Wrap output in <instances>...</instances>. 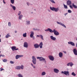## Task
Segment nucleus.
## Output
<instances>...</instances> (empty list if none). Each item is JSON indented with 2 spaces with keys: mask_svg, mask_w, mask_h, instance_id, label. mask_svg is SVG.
Returning a JSON list of instances; mask_svg holds the SVG:
<instances>
[{
  "mask_svg": "<svg viewBox=\"0 0 77 77\" xmlns=\"http://www.w3.org/2000/svg\"><path fill=\"white\" fill-rule=\"evenodd\" d=\"M34 11H36V9H35L34 10Z\"/></svg>",
  "mask_w": 77,
  "mask_h": 77,
  "instance_id": "obj_59",
  "label": "nucleus"
},
{
  "mask_svg": "<svg viewBox=\"0 0 77 77\" xmlns=\"http://www.w3.org/2000/svg\"><path fill=\"white\" fill-rule=\"evenodd\" d=\"M2 60L4 62H8V60L6 59H3Z\"/></svg>",
  "mask_w": 77,
  "mask_h": 77,
  "instance_id": "obj_35",
  "label": "nucleus"
},
{
  "mask_svg": "<svg viewBox=\"0 0 77 77\" xmlns=\"http://www.w3.org/2000/svg\"><path fill=\"white\" fill-rule=\"evenodd\" d=\"M17 76L19 77H23V76L21 74H19L17 75Z\"/></svg>",
  "mask_w": 77,
  "mask_h": 77,
  "instance_id": "obj_30",
  "label": "nucleus"
},
{
  "mask_svg": "<svg viewBox=\"0 0 77 77\" xmlns=\"http://www.w3.org/2000/svg\"><path fill=\"white\" fill-rule=\"evenodd\" d=\"M1 54L0 55V57H1Z\"/></svg>",
  "mask_w": 77,
  "mask_h": 77,
  "instance_id": "obj_58",
  "label": "nucleus"
},
{
  "mask_svg": "<svg viewBox=\"0 0 77 77\" xmlns=\"http://www.w3.org/2000/svg\"><path fill=\"white\" fill-rule=\"evenodd\" d=\"M1 56L2 57H5V55L3 54H1Z\"/></svg>",
  "mask_w": 77,
  "mask_h": 77,
  "instance_id": "obj_48",
  "label": "nucleus"
},
{
  "mask_svg": "<svg viewBox=\"0 0 77 77\" xmlns=\"http://www.w3.org/2000/svg\"><path fill=\"white\" fill-rule=\"evenodd\" d=\"M37 37H39H39H40V35H37Z\"/></svg>",
  "mask_w": 77,
  "mask_h": 77,
  "instance_id": "obj_50",
  "label": "nucleus"
},
{
  "mask_svg": "<svg viewBox=\"0 0 77 77\" xmlns=\"http://www.w3.org/2000/svg\"><path fill=\"white\" fill-rule=\"evenodd\" d=\"M24 69V66L23 65H21V66H20V69Z\"/></svg>",
  "mask_w": 77,
  "mask_h": 77,
  "instance_id": "obj_27",
  "label": "nucleus"
},
{
  "mask_svg": "<svg viewBox=\"0 0 77 77\" xmlns=\"http://www.w3.org/2000/svg\"><path fill=\"white\" fill-rule=\"evenodd\" d=\"M66 3L67 5H71L72 4V2L71 1L68 0L67 1Z\"/></svg>",
  "mask_w": 77,
  "mask_h": 77,
  "instance_id": "obj_17",
  "label": "nucleus"
},
{
  "mask_svg": "<svg viewBox=\"0 0 77 77\" xmlns=\"http://www.w3.org/2000/svg\"><path fill=\"white\" fill-rule=\"evenodd\" d=\"M67 65L68 66H69V65H70V62H69V63H68L67 64Z\"/></svg>",
  "mask_w": 77,
  "mask_h": 77,
  "instance_id": "obj_44",
  "label": "nucleus"
},
{
  "mask_svg": "<svg viewBox=\"0 0 77 77\" xmlns=\"http://www.w3.org/2000/svg\"><path fill=\"white\" fill-rule=\"evenodd\" d=\"M59 56L60 58H62L63 57V53L62 52H60L59 54Z\"/></svg>",
  "mask_w": 77,
  "mask_h": 77,
  "instance_id": "obj_18",
  "label": "nucleus"
},
{
  "mask_svg": "<svg viewBox=\"0 0 77 77\" xmlns=\"http://www.w3.org/2000/svg\"><path fill=\"white\" fill-rule=\"evenodd\" d=\"M48 11L49 12H50V10H48Z\"/></svg>",
  "mask_w": 77,
  "mask_h": 77,
  "instance_id": "obj_56",
  "label": "nucleus"
},
{
  "mask_svg": "<svg viewBox=\"0 0 77 77\" xmlns=\"http://www.w3.org/2000/svg\"><path fill=\"white\" fill-rule=\"evenodd\" d=\"M34 47L35 48H39V45L36 43L34 45Z\"/></svg>",
  "mask_w": 77,
  "mask_h": 77,
  "instance_id": "obj_16",
  "label": "nucleus"
},
{
  "mask_svg": "<svg viewBox=\"0 0 77 77\" xmlns=\"http://www.w3.org/2000/svg\"><path fill=\"white\" fill-rule=\"evenodd\" d=\"M30 38H32V37L33 36V35H34V32L33 31H31L30 32Z\"/></svg>",
  "mask_w": 77,
  "mask_h": 77,
  "instance_id": "obj_20",
  "label": "nucleus"
},
{
  "mask_svg": "<svg viewBox=\"0 0 77 77\" xmlns=\"http://www.w3.org/2000/svg\"><path fill=\"white\" fill-rule=\"evenodd\" d=\"M1 37V35H0V38ZM2 42V41H1V38H0V42Z\"/></svg>",
  "mask_w": 77,
  "mask_h": 77,
  "instance_id": "obj_52",
  "label": "nucleus"
},
{
  "mask_svg": "<svg viewBox=\"0 0 77 77\" xmlns=\"http://www.w3.org/2000/svg\"><path fill=\"white\" fill-rule=\"evenodd\" d=\"M32 62L34 65H36V59L35 56H32Z\"/></svg>",
  "mask_w": 77,
  "mask_h": 77,
  "instance_id": "obj_4",
  "label": "nucleus"
},
{
  "mask_svg": "<svg viewBox=\"0 0 77 77\" xmlns=\"http://www.w3.org/2000/svg\"><path fill=\"white\" fill-rule=\"evenodd\" d=\"M10 63H11V64H13V63H14V62L13 61H10Z\"/></svg>",
  "mask_w": 77,
  "mask_h": 77,
  "instance_id": "obj_43",
  "label": "nucleus"
},
{
  "mask_svg": "<svg viewBox=\"0 0 77 77\" xmlns=\"http://www.w3.org/2000/svg\"><path fill=\"white\" fill-rule=\"evenodd\" d=\"M50 9L51 10V11H54L55 12H58V11H59V7L57 8H55L54 7H50Z\"/></svg>",
  "mask_w": 77,
  "mask_h": 77,
  "instance_id": "obj_3",
  "label": "nucleus"
},
{
  "mask_svg": "<svg viewBox=\"0 0 77 77\" xmlns=\"http://www.w3.org/2000/svg\"><path fill=\"white\" fill-rule=\"evenodd\" d=\"M1 53V51H0V53Z\"/></svg>",
  "mask_w": 77,
  "mask_h": 77,
  "instance_id": "obj_60",
  "label": "nucleus"
},
{
  "mask_svg": "<svg viewBox=\"0 0 77 77\" xmlns=\"http://www.w3.org/2000/svg\"><path fill=\"white\" fill-rule=\"evenodd\" d=\"M23 57V55H17L15 56V58L16 59H18L19 58H20V57Z\"/></svg>",
  "mask_w": 77,
  "mask_h": 77,
  "instance_id": "obj_8",
  "label": "nucleus"
},
{
  "mask_svg": "<svg viewBox=\"0 0 77 77\" xmlns=\"http://www.w3.org/2000/svg\"><path fill=\"white\" fill-rule=\"evenodd\" d=\"M23 36L24 37V38H26L27 36V33H25L23 34Z\"/></svg>",
  "mask_w": 77,
  "mask_h": 77,
  "instance_id": "obj_29",
  "label": "nucleus"
},
{
  "mask_svg": "<svg viewBox=\"0 0 77 77\" xmlns=\"http://www.w3.org/2000/svg\"><path fill=\"white\" fill-rule=\"evenodd\" d=\"M32 38L33 40H35V36H33V37Z\"/></svg>",
  "mask_w": 77,
  "mask_h": 77,
  "instance_id": "obj_45",
  "label": "nucleus"
},
{
  "mask_svg": "<svg viewBox=\"0 0 77 77\" xmlns=\"http://www.w3.org/2000/svg\"><path fill=\"white\" fill-rule=\"evenodd\" d=\"M73 53H74L75 55L77 56V49L75 48H74L73 50Z\"/></svg>",
  "mask_w": 77,
  "mask_h": 77,
  "instance_id": "obj_11",
  "label": "nucleus"
},
{
  "mask_svg": "<svg viewBox=\"0 0 77 77\" xmlns=\"http://www.w3.org/2000/svg\"><path fill=\"white\" fill-rule=\"evenodd\" d=\"M45 31L46 32H48V31H49L50 33H54V35H56V36H58V35H59V32L57 31L56 30V29H54L53 30L50 28H48V29L45 30Z\"/></svg>",
  "mask_w": 77,
  "mask_h": 77,
  "instance_id": "obj_1",
  "label": "nucleus"
},
{
  "mask_svg": "<svg viewBox=\"0 0 77 77\" xmlns=\"http://www.w3.org/2000/svg\"><path fill=\"white\" fill-rule=\"evenodd\" d=\"M61 74H63L65 75H69V72L68 71H62L61 72Z\"/></svg>",
  "mask_w": 77,
  "mask_h": 77,
  "instance_id": "obj_5",
  "label": "nucleus"
},
{
  "mask_svg": "<svg viewBox=\"0 0 77 77\" xmlns=\"http://www.w3.org/2000/svg\"><path fill=\"white\" fill-rule=\"evenodd\" d=\"M23 15L22 14H20V15H19V20H21V19L23 18Z\"/></svg>",
  "mask_w": 77,
  "mask_h": 77,
  "instance_id": "obj_21",
  "label": "nucleus"
},
{
  "mask_svg": "<svg viewBox=\"0 0 77 77\" xmlns=\"http://www.w3.org/2000/svg\"><path fill=\"white\" fill-rule=\"evenodd\" d=\"M63 5L64 6V8L65 9H68V7H67L66 5H65V4H63Z\"/></svg>",
  "mask_w": 77,
  "mask_h": 77,
  "instance_id": "obj_31",
  "label": "nucleus"
},
{
  "mask_svg": "<svg viewBox=\"0 0 77 77\" xmlns=\"http://www.w3.org/2000/svg\"><path fill=\"white\" fill-rule=\"evenodd\" d=\"M49 1L52 3H55V2L53 0H49Z\"/></svg>",
  "mask_w": 77,
  "mask_h": 77,
  "instance_id": "obj_36",
  "label": "nucleus"
},
{
  "mask_svg": "<svg viewBox=\"0 0 77 77\" xmlns=\"http://www.w3.org/2000/svg\"><path fill=\"white\" fill-rule=\"evenodd\" d=\"M54 71L55 72V73L57 74L58 73H59V69H54Z\"/></svg>",
  "mask_w": 77,
  "mask_h": 77,
  "instance_id": "obj_15",
  "label": "nucleus"
},
{
  "mask_svg": "<svg viewBox=\"0 0 77 77\" xmlns=\"http://www.w3.org/2000/svg\"><path fill=\"white\" fill-rule=\"evenodd\" d=\"M23 46L25 48H27L28 47V43L26 42H24L23 44Z\"/></svg>",
  "mask_w": 77,
  "mask_h": 77,
  "instance_id": "obj_10",
  "label": "nucleus"
},
{
  "mask_svg": "<svg viewBox=\"0 0 77 77\" xmlns=\"http://www.w3.org/2000/svg\"><path fill=\"white\" fill-rule=\"evenodd\" d=\"M5 71V69L3 68H0V71Z\"/></svg>",
  "mask_w": 77,
  "mask_h": 77,
  "instance_id": "obj_40",
  "label": "nucleus"
},
{
  "mask_svg": "<svg viewBox=\"0 0 77 77\" xmlns=\"http://www.w3.org/2000/svg\"><path fill=\"white\" fill-rule=\"evenodd\" d=\"M3 2H4V4H5L6 2H5V1H4V0H3Z\"/></svg>",
  "mask_w": 77,
  "mask_h": 77,
  "instance_id": "obj_55",
  "label": "nucleus"
},
{
  "mask_svg": "<svg viewBox=\"0 0 77 77\" xmlns=\"http://www.w3.org/2000/svg\"><path fill=\"white\" fill-rule=\"evenodd\" d=\"M72 6L74 8H75V9H77V6L75 5V4H74V3H73L72 4Z\"/></svg>",
  "mask_w": 77,
  "mask_h": 77,
  "instance_id": "obj_23",
  "label": "nucleus"
},
{
  "mask_svg": "<svg viewBox=\"0 0 77 77\" xmlns=\"http://www.w3.org/2000/svg\"><path fill=\"white\" fill-rule=\"evenodd\" d=\"M68 14V13H65L64 14V15L65 16H66L67 14Z\"/></svg>",
  "mask_w": 77,
  "mask_h": 77,
  "instance_id": "obj_49",
  "label": "nucleus"
},
{
  "mask_svg": "<svg viewBox=\"0 0 77 77\" xmlns=\"http://www.w3.org/2000/svg\"><path fill=\"white\" fill-rule=\"evenodd\" d=\"M48 57L49 59L52 61H53L54 60V57H53L52 55L49 56H48Z\"/></svg>",
  "mask_w": 77,
  "mask_h": 77,
  "instance_id": "obj_6",
  "label": "nucleus"
},
{
  "mask_svg": "<svg viewBox=\"0 0 77 77\" xmlns=\"http://www.w3.org/2000/svg\"><path fill=\"white\" fill-rule=\"evenodd\" d=\"M73 65H74V64H73V63L71 62H70V66L72 67Z\"/></svg>",
  "mask_w": 77,
  "mask_h": 77,
  "instance_id": "obj_32",
  "label": "nucleus"
},
{
  "mask_svg": "<svg viewBox=\"0 0 77 77\" xmlns=\"http://www.w3.org/2000/svg\"><path fill=\"white\" fill-rule=\"evenodd\" d=\"M38 45L40 48H42V46L43 45V43H42V42H40Z\"/></svg>",
  "mask_w": 77,
  "mask_h": 77,
  "instance_id": "obj_12",
  "label": "nucleus"
},
{
  "mask_svg": "<svg viewBox=\"0 0 77 77\" xmlns=\"http://www.w3.org/2000/svg\"><path fill=\"white\" fill-rule=\"evenodd\" d=\"M14 32H15V33H17V31H14Z\"/></svg>",
  "mask_w": 77,
  "mask_h": 77,
  "instance_id": "obj_54",
  "label": "nucleus"
},
{
  "mask_svg": "<svg viewBox=\"0 0 77 77\" xmlns=\"http://www.w3.org/2000/svg\"><path fill=\"white\" fill-rule=\"evenodd\" d=\"M26 24L27 25H29L30 24V21L27 20L26 21Z\"/></svg>",
  "mask_w": 77,
  "mask_h": 77,
  "instance_id": "obj_24",
  "label": "nucleus"
},
{
  "mask_svg": "<svg viewBox=\"0 0 77 77\" xmlns=\"http://www.w3.org/2000/svg\"><path fill=\"white\" fill-rule=\"evenodd\" d=\"M16 46H12L11 47V48L12 51H14V50H18V48H17L16 49Z\"/></svg>",
  "mask_w": 77,
  "mask_h": 77,
  "instance_id": "obj_9",
  "label": "nucleus"
},
{
  "mask_svg": "<svg viewBox=\"0 0 77 77\" xmlns=\"http://www.w3.org/2000/svg\"><path fill=\"white\" fill-rule=\"evenodd\" d=\"M26 4L28 6H29L30 5V3L29 2H27Z\"/></svg>",
  "mask_w": 77,
  "mask_h": 77,
  "instance_id": "obj_46",
  "label": "nucleus"
},
{
  "mask_svg": "<svg viewBox=\"0 0 77 77\" xmlns=\"http://www.w3.org/2000/svg\"><path fill=\"white\" fill-rule=\"evenodd\" d=\"M21 14V11H19L18 12V15H20Z\"/></svg>",
  "mask_w": 77,
  "mask_h": 77,
  "instance_id": "obj_39",
  "label": "nucleus"
},
{
  "mask_svg": "<svg viewBox=\"0 0 77 77\" xmlns=\"http://www.w3.org/2000/svg\"><path fill=\"white\" fill-rule=\"evenodd\" d=\"M68 13H71V12H72V11H71V10H68Z\"/></svg>",
  "mask_w": 77,
  "mask_h": 77,
  "instance_id": "obj_41",
  "label": "nucleus"
},
{
  "mask_svg": "<svg viewBox=\"0 0 77 77\" xmlns=\"http://www.w3.org/2000/svg\"><path fill=\"white\" fill-rule=\"evenodd\" d=\"M31 66H32L33 68H36V67L35 66V65H34L33 64V63H31Z\"/></svg>",
  "mask_w": 77,
  "mask_h": 77,
  "instance_id": "obj_34",
  "label": "nucleus"
},
{
  "mask_svg": "<svg viewBox=\"0 0 77 77\" xmlns=\"http://www.w3.org/2000/svg\"><path fill=\"white\" fill-rule=\"evenodd\" d=\"M40 38L42 39V40H44V38H43V36L42 35H40Z\"/></svg>",
  "mask_w": 77,
  "mask_h": 77,
  "instance_id": "obj_33",
  "label": "nucleus"
},
{
  "mask_svg": "<svg viewBox=\"0 0 77 77\" xmlns=\"http://www.w3.org/2000/svg\"><path fill=\"white\" fill-rule=\"evenodd\" d=\"M45 74H46V72H43L41 73V75L42 76L45 75Z\"/></svg>",
  "mask_w": 77,
  "mask_h": 77,
  "instance_id": "obj_26",
  "label": "nucleus"
},
{
  "mask_svg": "<svg viewBox=\"0 0 77 77\" xmlns=\"http://www.w3.org/2000/svg\"><path fill=\"white\" fill-rule=\"evenodd\" d=\"M57 23L58 24H60V25H61V26H62L64 27L65 28H66V26L63 23L58 21H57Z\"/></svg>",
  "mask_w": 77,
  "mask_h": 77,
  "instance_id": "obj_7",
  "label": "nucleus"
},
{
  "mask_svg": "<svg viewBox=\"0 0 77 77\" xmlns=\"http://www.w3.org/2000/svg\"><path fill=\"white\" fill-rule=\"evenodd\" d=\"M63 53H64L65 54H66V51H63Z\"/></svg>",
  "mask_w": 77,
  "mask_h": 77,
  "instance_id": "obj_51",
  "label": "nucleus"
},
{
  "mask_svg": "<svg viewBox=\"0 0 77 77\" xmlns=\"http://www.w3.org/2000/svg\"><path fill=\"white\" fill-rule=\"evenodd\" d=\"M72 75H73V76H75V75H76V74L74 73V72H72Z\"/></svg>",
  "mask_w": 77,
  "mask_h": 77,
  "instance_id": "obj_38",
  "label": "nucleus"
},
{
  "mask_svg": "<svg viewBox=\"0 0 77 77\" xmlns=\"http://www.w3.org/2000/svg\"><path fill=\"white\" fill-rule=\"evenodd\" d=\"M68 44L71 45L72 46H75V43L72 42H68Z\"/></svg>",
  "mask_w": 77,
  "mask_h": 77,
  "instance_id": "obj_13",
  "label": "nucleus"
},
{
  "mask_svg": "<svg viewBox=\"0 0 77 77\" xmlns=\"http://www.w3.org/2000/svg\"><path fill=\"white\" fill-rule=\"evenodd\" d=\"M33 30H35V31H36V28L35 29V28H33Z\"/></svg>",
  "mask_w": 77,
  "mask_h": 77,
  "instance_id": "obj_47",
  "label": "nucleus"
},
{
  "mask_svg": "<svg viewBox=\"0 0 77 77\" xmlns=\"http://www.w3.org/2000/svg\"><path fill=\"white\" fill-rule=\"evenodd\" d=\"M36 30H37V31H39V29L36 28Z\"/></svg>",
  "mask_w": 77,
  "mask_h": 77,
  "instance_id": "obj_53",
  "label": "nucleus"
},
{
  "mask_svg": "<svg viewBox=\"0 0 77 77\" xmlns=\"http://www.w3.org/2000/svg\"><path fill=\"white\" fill-rule=\"evenodd\" d=\"M9 37H11V35H9V34H7L5 36L6 38H8Z\"/></svg>",
  "mask_w": 77,
  "mask_h": 77,
  "instance_id": "obj_25",
  "label": "nucleus"
},
{
  "mask_svg": "<svg viewBox=\"0 0 77 77\" xmlns=\"http://www.w3.org/2000/svg\"><path fill=\"white\" fill-rule=\"evenodd\" d=\"M33 12H31V14H33Z\"/></svg>",
  "mask_w": 77,
  "mask_h": 77,
  "instance_id": "obj_57",
  "label": "nucleus"
},
{
  "mask_svg": "<svg viewBox=\"0 0 77 77\" xmlns=\"http://www.w3.org/2000/svg\"><path fill=\"white\" fill-rule=\"evenodd\" d=\"M15 69H17V70H20V66H16L15 67Z\"/></svg>",
  "mask_w": 77,
  "mask_h": 77,
  "instance_id": "obj_22",
  "label": "nucleus"
},
{
  "mask_svg": "<svg viewBox=\"0 0 77 77\" xmlns=\"http://www.w3.org/2000/svg\"><path fill=\"white\" fill-rule=\"evenodd\" d=\"M10 6L11 7V8H12L13 9L14 11H15V10H16V7L15 6L11 4H10Z\"/></svg>",
  "mask_w": 77,
  "mask_h": 77,
  "instance_id": "obj_19",
  "label": "nucleus"
},
{
  "mask_svg": "<svg viewBox=\"0 0 77 77\" xmlns=\"http://www.w3.org/2000/svg\"><path fill=\"white\" fill-rule=\"evenodd\" d=\"M10 2L11 4H14V2H15V0H10Z\"/></svg>",
  "mask_w": 77,
  "mask_h": 77,
  "instance_id": "obj_28",
  "label": "nucleus"
},
{
  "mask_svg": "<svg viewBox=\"0 0 77 77\" xmlns=\"http://www.w3.org/2000/svg\"><path fill=\"white\" fill-rule=\"evenodd\" d=\"M37 59H39V61H40V62H44L45 63H46V60H45V59L42 57H37Z\"/></svg>",
  "mask_w": 77,
  "mask_h": 77,
  "instance_id": "obj_2",
  "label": "nucleus"
},
{
  "mask_svg": "<svg viewBox=\"0 0 77 77\" xmlns=\"http://www.w3.org/2000/svg\"><path fill=\"white\" fill-rule=\"evenodd\" d=\"M69 7L70 8H71V9H73V6H72V5H70Z\"/></svg>",
  "mask_w": 77,
  "mask_h": 77,
  "instance_id": "obj_42",
  "label": "nucleus"
},
{
  "mask_svg": "<svg viewBox=\"0 0 77 77\" xmlns=\"http://www.w3.org/2000/svg\"><path fill=\"white\" fill-rule=\"evenodd\" d=\"M50 38L53 41H56V37H54L53 35L50 36Z\"/></svg>",
  "mask_w": 77,
  "mask_h": 77,
  "instance_id": "obj_14",
  "label": "nucleus"
},
{
  "mask_svg": "<svg viewBox=\"0 0 77 77\" xmlns=\"http://www.w3.org/2000/svg\"><path fill=\"white\" fill-rule=\"evenodd\" d=\"M8 26H9V27H11V23L10 22H8Z\"/></svg>",
  "mask_w": 77,
  "mask_h": 77,
  "instance_id": "obj_37",
  "label": "nucleus"
}]
</instances>
